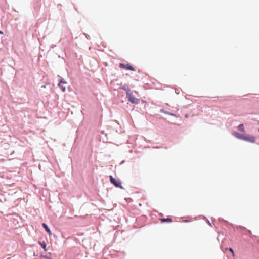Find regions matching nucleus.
<instances>
[{
    "label": "nucleus",
    "mask_w": 259,
    "mask_h": 259,
    "mask_svg": "<svg viewBox=\"0 0 259 259\" xmlns=\"http://www.w3.org/2000/svg\"><path fill=\"white\" fill-rule=\"evenodd\" d=\"M126 94L128 101L132 103L137 104L139 103V99L134 96L130 90L126 91Z\"/></svg>",
    "instance_id": "obj_1"
},
{
    "label": "nucleus",
    "mask_w": 259,
    "mask_h": 259,
    "mask_svg": "<svg viewBox=\"0 0 259 259\" xmlns=\"http://www.w3.org/2000/svg\"><path fill=\"white\" fill-rule=\"evenodd\" d=\"M110 180L111 183L113 184L115 187H119L121 189L123 188L121 185V183L119 180L114 178L112 176H110Z\"/></svg>",
    "instance_id": "obj_2"
},
{
    "label": "nucleus",
    "mask_w": 259,
    "mask_h": 259,
    "mask_svg": "<svg viewBox=\"0 0 259 259\" xmlns=\"http://www.w3.org/2000/svg\"><path fill=\"white\" fill-rule=\"evenodd\" d=\"M242 140L246 141L250 143H255V138L252 135L244 136Z\"/></svg>",
    "instance_id": "obj_3"
},
{
    "label": "nucleus",
    "mask_w": 259,
    "mask_h": 259,
    "mask_svg": "<svg viewBox=\"0 0 259 259\" xmlns=\"http://www.w3.org/2000/svg\"><path fill=\"white\" fill-rule=\"evenodd\" d=\"M119 67L122 69H125L126 70H132V71H135V68L132 66H131L130 64H125L123 63H120L119 64Z\"/></svg>",
    "instance_id": "obj_4"
},
{
    "label": "nucleus",
    "mask_w": 259,
    "mask_h": 259,
    "mask_svg": "<svg viewBox=\"0 0 259 259\" xmlns=\"http://www.w3.org/2000/svg\"><path fill=\"white\" fill-rule=\"evenodd\" d=\"M66 83V82L64 81L63 80H61L59 83V87L63 92H65L66 91V87L64 85V84H65Z\"/></svg>",
    "instance_id": "obj_5"
},
{
    "label": "nucleus",
    "mask_w": 259,
    "mask_h": 259,
    "mask_svg": "<svg viewBox=\"0 0 259 259\" xmlns=\"http://www.w3.org/2000/svg\"><path fill=\"white\" fill-rule=\"evenodd\" d=\"M233 135L234 136H235V137L239 139H241V140H243V136L244 135H241L239 133H238V132H234L233 133Z\"/></svg>",
    "instance_id": "obj_6"
},
{
    "label": "nucleus",
    "mask_w": 259,
    "mask_h": 259,
    "mask_svg": "<svg viewBox=\"0 0 259 259\" xmlns=\"http://www.w3.org/2000/svg\"><path fill=\"white\" fill-rule=\"evenodd\" d=\"M160 221H161V222H168V223H170V222H172V220L171 218H166V219H164V218H162V219H160Z\"/></svg>",
    "instance_id": "obj_7"
},
{
    "label": "nucleus",
    "mask_w": 259,
    "mask_h": 259,
    "mask_svg": "<svg viewBox=\"0 0 259 259\" xmlns=\"http://www.w3.org/2000/svg\"><path fill=\"white\" fill-rule=\"evenodd\" d=\"M42 226L45 228L46 231L48 232V233L49 235H51V231L50 230V229L49 228L48 226L45 223H43L42 224Z\"/></svg>",
    "instance_id": "obj_8"
},
{
    "label": "nucleus",
    "mask_w": 259,
    "mask_h": 259,
    "mask_svg": "<svg viewBox=\"0 0 259 259\" xmlns=\"http://www.w3.org/2000/svg\"><path fill=\"white\" fill-rule=\"evenodd\" d=\"M38 243L40 244V245L41 246V247L45 250L46 251L47 249H46V243L43 241V242H40V241H39L38 242Z\"/></svg>",
    "instance_id": "obj_9"
},
{
    "label": "nucleus",
    "mask_w": 259,
    "mask_h": 259,
    "mask_svg": "<svg viewBox=\"0 0 259 259\" xmlns=\"http://www.w3.org/2000/svg\"><path fill=\"white\" fill-rule=\"evenodd\" d=\"M238 130L241 132H244L245 129H244V125L243 124H241L239 125L238 126Z\"/></svg>",
    "instance_id": "obj_10"
},
{
    "label": "nucleus",
    "mask_w": 259,
    "mask_h": 259,
    "mask_svg": "<svg viewBox=\"0 0 259 259\" xmlns=\"http://www.w3.org/2000/svg\"><path fill=\"white\" fill-rule=\"evenodd\" d=\"M229 250L232 253L233 255H234V251L231 248H229Z\"/></svg>",
    "instance_id": "obj_11"
},
{
    "label": "nucleus",
    "mask_w": 259,
    "mask_h": 259,
    "mask_svg": "<svg viewBox=\"0 0 259 259\" xmlns=\"http://www.w3.org/2000/svg\"><path fill=\"white\" fill-rule=\"evenodd\" d=\"M42 259H52V258H51L50 257H47V256H44Z\"/></svg>",
    "instance_id": "obj_12"
},
{
    "label": "nucleus",
    "mask_w": 259,
    "mask_h": 259,
    "mask_svg": "<svg viewBox=\"0 0 259 259\" xmlns=\"http://www.w3.org/2000/svg\"><path fill=\"white\" fill-rule=\"evenodd\" d=\"M0 34H3V32L1 31H0Z\"/></svg>",
    "instance_id": "obj_13"
},
{
    "label": "nucleus",
    "mask_w": 259,
    "mask_h": 259,
    "mask_svg": "<svg viewBox=\"0 0 259 259\" xmlns=\"http://www.w3.org/2000/svg\"><path fill=\"white\" fill-rule=\"evenodd\" d=\"M208 223L209 224V225H211V223L209 222V221H208Z\"/></svg>",
    "instance_id": "obj_14"
}]
</instances>
